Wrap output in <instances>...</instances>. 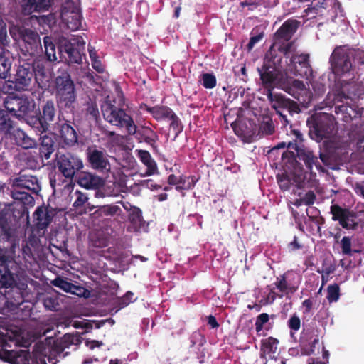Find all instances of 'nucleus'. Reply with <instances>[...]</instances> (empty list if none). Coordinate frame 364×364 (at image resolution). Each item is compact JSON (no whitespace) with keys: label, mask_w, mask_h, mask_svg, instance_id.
<instances>
[{"label":"nucleus","mask_w":364,"mask_h":364,"mask_svg":"<svg viewBox=\"0 0 364 364\" xmlns=\"http://www.w3.org/2000/svg\"><path fill=\"white\" fill-rule=\"evenodd\" d=\"M329 62L332 73L339 77H352L343 80L341 93L346 99H351L358 94V85L354 80V71L357 67L364 65V51L349 48L346 46H336L332 52Z\"/></svg>","instance_id":"nucleus-1"},{"label":"nucleus","mask_w":364,"mask_h":364,"mask_svg":"<svg viewBox=\"0 0 364 364\" xmlns=\"http://www.w3.org/2000/svg\"><path fill=\"white\" fill-rule=\"evenodd\" d=\"M5 344L2 348V357L6 361L12 364H19L25 361L31 362L33 364H46V345L43 341H38L35 343L32 354H29L25 350L8 349L11 345L8 342L14 343L16 346L28 347L36 337L31 335L29 331L26 330H9L5 336Z\"/></svg>","instance_id":"nucleus-2"},{"label":"nucleus","mask_w":364,"mask_h":364,"mask_svg":"<svg viewBox=\"0 0 364 364\" xmlns=\"http://www.w3.org/2000/svg\"><path fill=\"white\" fill-rule=\"evenodd\" d=\"M282 56L276 53L273 48H270L266 53L263 64L257 68L262 85L264 89V95L267 97L269 102H272L274 107H289L293 111L299 109L296 102L286 97L281 93L273 92L276 85L279 86V81H282L281 63Z\"/></svg>","instance_id":"nucleus-3"},{"label":"nucleus","mask_w":364,"mask_h":364,"mask_svg":"<svg viewBox=\"0 0 364 364\" xmlns=\"http://www.w3.org/2000/svg\"><path fill=\"white\" fill-rule=\"evenodd\" d=\"M54 43L50 37L47 36V61L57 60L55 46L60 54L66 53V60L70 64H81L83 58H85V41L81 36H73L67 39L63 36L58 35Z\"/></svg>","instance_id":"nucleus-4"},{"label":"nucleus","mask_w":364,"mask_h":364,"mask_svg":"<svg viewBox=\"0 0 364 364\" xmlns=\"http://www.w3.org/2000/svg\"><path fill=\"white\" fill-rule=\"evenodd\" d=\"M101 112L104 119L110 124L119 128H125L127 134L135 132L136 124L132 117L111 101L105 100L101 104Z\"/></svg>","instance_id":"nucleus-5"},{"label":"nucleus","mask_w":364,"mask_h":364,"mask_svg":"<svg viewBox=\"0 0 364 364\" xmlns=\"http://www.w3.org/2000/svg\"><path fill=\"white\" fill-rule=\"evenodd\" d=\"M334 121L333 116L327 113L322 112L311 115L306 121L309 136L318 142L330 138L335 129Z\"/></svg>","instance_id":"nucleus-6"},{"label":"nucleus","mask_w":364,"mask_h":364,"mask_svg":"<svg viewBox=\"0 0 364 364\" xmlns=\"http://www.w3.org/2000/svg\"><path fill=\"white\" fill-rule=\"evenodd\" d=\"M4 104L6 110L18 119L33 118L40 114V109L36 107L33 100L23 95H8Z\"/></svg>","instance_id":"nucleus-7"},{"label":"nucleus","mask_w":364,"mask_h":364,"mask_svg":"<svg viewBox=\"0 0 364 364\" xmlns=\"http://www.w3.org/2000/svg\"><path fill=\"white\" fill-rule=\"evenodd\" d=\"M289 149H294L296 152L291 151H284L282 155V159L285 164H289L291 166H294L298 163L297 159L304 161L306 167L311 171L314 166L316 169L321 172H325L326 169L322 166L321 163L318 161V158L315 156L312 151L299 148L296 142L289 141L287 145Z\"/></svg>","instance_id":"nucleus-8"},{"label":"nucleus","mask_w":364,"mask_h":364,"mask_svg":"<svg viewBox=\"0 0 364 364\" xmlns=\"http://www.w3.org/2000/svg\"><path fill=\"white\" fill-rule=\"evenodd\" d=\"M289 149H294L296 152L291 151H284L282 155V159L285 164H289L291 166H294L298 163L297 159L304 161L306 167L311 171L314 166L316 169L321 172H325L326 169L322 166L321 163L318 161V158L315 156L312 151L299 148L296 142L289 141L287 145Z\"/></svg>","instance_id":"nucleus-9"},{"label":"nucleus","mask_w":364,"mask_h":364,"mask_svg":"<svg viewBox=\"0 0 364 364\" xmlns=\"http://www.w3.org/2000/svg\"><path fill=\"white\" fill-rule=\"evenodd\" d=\"M54 167L67 179L73 180L84 167L80 157L70 152L56 154Z\"/></svg>","instance_id":"nucleus-10"},{"label":"nucleus","mask_w":364,"mask_h":364,"mask_svg":"<svg viewBox=\"0 0 364 364\" xmlns=\"http://www.w3.org/2000/svg\"><path fill=\"white\" fill-rule=\"evenodd\" d=\"M82 338L77 335L70 333L65 334L61 338L54 340L51 336H47V348L49 349V355L47 359L49 363L55 364L53 360L57 356L64 358L68 353H63L66 348L71 346H77L81 343Z\"/></svg>","instance_id":"nucleus-11"},{"label":"nucleus","mask_w":364,"mask_h":364,"mask_svg":"<svg viewBox=\"0 0 364 364\" xmlns=\"http://www.w3.org/2000/svg\"><path fill=\"white\" fill-rule=\"evenodd\" d=\"M60 16L68 29L72 31L79 30L82 26V20L80 1H65L62 4Z\"/></svg>","instance_id":"nucleus-12"},{"label":"nucleus","mask_w":364,"mask_h":364,"mask_svg":"<svg viewBox=\"0 0 364 364\" xmlns=\"http://www.w3.org/2000/svg\"><path fill=\"white\" fill-rule=\"evenodd\" d=\"M60 74L55 77V87L57 97L66 104L71 103L75 100V85L70 74L65 70L58 68Z\"/></svg>","instance_id":"nucleus-13"},{"label":"nucleus","mask_w":364,"mask_h":364,"mask_svg":"<svg viewBox=\"0 0 364 364\" xmlns=\"http://www.w3.org/2000/svg\"><path fill=\"white\" fill-rule=\"evenodd\" d=\"M87 161L94 170L100 173L108 172L110 170V163L108 160L107 151L103 148H98L92 145L86 149Z\"/></svg>","instance_id":"nucleus-14"},{"label":"nucleus","mask_w":364,"mask_h":364,"mask_svg":"<svg viewBox=\"0 0 364 364\" xmlns=\"http://www.w3.org/2000/svg\"><path fill=\"white\" fill-rule=\"evenodd\" d=\"M332 220L338 221L341 227L346 230H355L359 225L358 213L349 208H342L333 204L330 208Z\"/></svg>","instance_id":"nucleus-15"},{"label":"nucleus","mask_w":364,"mask_h":364,"mask_svg":"<svg viewBox=\"0 0 364 364\" xmlns=\"http://www.w3.org/2000/svg\"><path fill=\"white\" fill-rule=\"evenodd\" d=\"M55 180L50 177V183L53 189V193L49 197L47 201V227L52 222L53 218L57 215H63L66 210V202L62 197L55 196Z\"/></svg>","instance_id":"nucleus-16"},{"label":"nucleus","mask_w":364,"mask_h":364,"mask_svg":"<svg viewBox=\"0 0 364 364\" xmlns=\"http://www.w3.org/2000/svg\"><path fill=\"white\" fill-rule=\"evenodd\" d=\"M300 22L296 19L289 18L285 21L274 35V43L270 48H273L278 43H285L291 40L292 36L296 32Z\"/></svg>","instance_id":"nucleus-17"},{"label":"nucleus","mask_w":364,"mask_h":364,"mask_svg":"<svg viewBox=\"0 0 364 364\" xmlns=\"http://www.w3.org/2000/svg\"><path fill=\"white\" fill-rule=\"evenodd\" d=\"M291 63L294 65L295 74L306 79L313 75V70L309 63V54L293 55Z\"/></svg>","instance_id":"nucleus-18"},{"label":"nucleus","mask_w":364,"mask_h":364,"mask_svg":"<svg viewBox=\"0 0 364 364\" xmlns=\"http://www.w3.org/2000/svg\"><path fill=\"white\" fill-rule=\"evenodd\" d=\"M277 183L282 191H289L291 187L294 186L298 188H301L304 183V178L300 174L296 173H282L277 174Z\"/></svg>","instance_id":"nucleus-19"},{"label":"nucleus","mask_w":364,"mask_h":364,"mask_svg":"<svg viewBox=\"0 0 364 364\" xmlns=\"http://www.w3.org/2000/svg\"><path fill=\"white\" fill-rule=\"evenodd\" d=\"M129 135H135V138L138 142H145L154 150H157L156 141L159 140L158 134L151 127L148 126H142L141 129H137L136 125L135 132L128 134Z\"/></svg>","instance_id":"nucleus-20"},{"label":"nucleus","mask_w":364,"mask_h":364,"mask_svg":"<svg viewBox=\"0 0 364 364\" xmlns=\"http://www.w3.org/2000/svg\"><path fill=\"white\" fill-rule=\"evenodd\" d=\"M335 113L345 122H350L353 119L362 116L363 109H360L355 105L343 104L336 106Z\"/></svg>","instance_id":"nucleus-21"},{"label":"nucleus","mask_w":364,"mask_h":364,"mask_svg":"<svg viewBox=\"0 0 364 364\" xmlns=\"http://www.w3.org/2000/svg\"><path fill=\"white\" fill-rule=\"evenodd\" d=\"M35 90L33 95L39 100L43 101L46 91V69L43 64L37 63L34 68Z\"/></svg>","instance_id":"nucleus-22"},{"label":"nucleus","mask_w":364,"mask_h":364,"mask_svg":"<svg viewBox=\"0 0 364 364\" xmlns=\"http://www.w3.org/2000/svg\"><path fill=\"white\" fill-rule=\"evenodd\" d=\"M279 87L296 99H299L300 93L306 90L303 81L291 77H287L285 80L279 81Z\"/></svg>","instance_id":"nucleus-23"},{"label":"nucleus","mask_w":364,"mask_h":364,"mask_svg":"<svg viewBox=\"0 0 364 364\" xmlns=\"http://www.w3.org/2000/svg\"><path fill=\"white\" fill-rule=\"evenodd\" d=\"M78 184L86 189H96L102 186L103 179L89 172H81L78 176Z\"/></svg>","instance_id":"nucleus-24"},{"label":"nucleus","mask_w":364,"mask_h":364,"mask_svg":"<svg viewBox=\"0 0 364 364\" xmlns=\"http://www.w3.org/2000/svg\"><path fill=\"white\" fill-rule=\"evenodd\" d=\"M32 73L25 68H20L16 73L14 81L9 80V83H11L10 87H14L16 90H26L31 82Z\"/></svg>","instance_id":"nucleus-25"},{"label":"nucleus","mask_w":364,"mask_h":364,"mask_svg":"<svg viewBox=\"0 0 364 364\" xmlns=\"http://www.w3.org/2000/svg\"><path fill=\"white\" fill-rule=\"evenodd\" d=\"M59 135L65 145L72 146L77 143V134L73 127L67 123L58 125Z\"/></svg>","instance_id":"nucleus-26"},{"label":"nucleus","mask_w":364,"mask_h":364,"mask_svg":"<svg viewBox=\"0 0 364 364\" xmlns=\"http://www.w3.org/2000/svg\"><path fill=\"white\" fill-rule=\"evenodd\" d=\"M122 210L119 206L116 205H105L98 206L97 210L92 213L94 219L101 220L105 217H112L115 215H119Z\"/></svg>","instance_id":"nucleus-27"},{"label":"nucleus","mask_w":364,"mask_h":364,"mask_svg":"<svg viewBox=\"0 0 364 364\" xmlns=\"http://www.w3.org/2000/svg\"><path fill=\"white\" fill-rule=\"evenodd\" d=\"M136 155L140 161L146 166V176H152L157 172V165L152 159L150 153L146 150H136Z\"/></svg>","instance_id":"nucleus-28"},{"label":"nucleus","mask_w":364,"mask_h":364,"mask_svg":"<svg viewBox=\"0 0 364 364\" xmlns=\"http://www.w3.org/2000/svg\"><path fill=\"white\" fill-rule=\"evenodd\" d=\"M4 46L0 45V78L6 79L8 77L11 67L9 53L6 51Z\"/></svg>","instance_id":"nucleus-29"},{"label":"nucleus","mask_w":364,"mask_h":364,"mask_svg":"<svg viewBox=\"0 0 364 364\" xmlns=\"http://www.w3.org/2000/svg\"><path fill=\"white\" fill-rule=\"evenodd\" d=\"M152 117L156 121H161L169 119L174 113L173 109L166 105H157L153 107L151 110Z\"/></svg>","instance_id":"nucleus-30"},{"label":"nucleus","mask_w":364,"mask_h":364,"mask_svg":"<svg viewBox=\"0 0 364 364\" xmlns=\"http://www.w3.org/2000/svg\"><path fill=\"white\" fill-rule=\"evenodd\" d=\"M46 9V0H23L22 9L24 14L28 15L34 11H41Z\"/></svg>","instance_id":"nucleus-31"},{"label":"nucleus","mask_w":364,"mask_h":364,"mask_svg":"<svg viewBox=\"0 0 364 364\" xmlns=\"http://www.w3.org/2000/svg\"><path fill=\"white\" fill-rule=\"evenodd\" d=\"M9 259L4 255L0 254V277H5L6 281L3 282L2 284L6 288L10 287L13 285L14 280L11 276L8 269Z\"/></svg>","instance_id":"nucleus-32"},{"label":"nucleus","mask_w":364,"mask_h":364,"mask_svg":"<svg viewBox=\"0 0 364 364\" xmlns=\"http://www.w3.org/2000/svg\"><path fill=\"white\" fill-rule=\"evenodd\" d=\"M14 136L17 145L23 149L32 148L35 144L34 141L21 129L16 131Z\"/></svg>","instance_id":"nucleus-33"},{"label":"nucleus","mask_w":364,"mask_h":364,"mask_svg":"<svg viewBox=\"0 0 364 364\" xmlns=\"http://www.w3.org/2000/svg\"><path fill=\"white\" fill-rule=\"evenodd\" d=\"M33 220L36 228L43 230V234L46 230V207L39 206L33 213Z\"/></svg>","instance_id":"nucleus-34"},{"label":"nucleus","mask_w":364,"mask_h":364,"mask_svg":"<svg viewBox=\"0 0 364 364\" xmlns=\"http://www.w3.org/2000/svg\"><path fill=\"white\" fill-rule=\"evenodd\" d=\"M178 186L176 187V189L178 191L182 190H191L194 188L196 186L198 178L194 176H180L178 177Z\"/></svg>","instance_id":"nucleus-35"},{"label":"nucleus","mask_w":364,"mask_h":364,"mask_svg":"<svg viewBox=\"0 0 364 364\" xmlns=\"http://www.w3.org/2000/svg\"><path fill=\"white\" fill-rule=\"evenodd\" d=\"M274 284L280 292L284 294L294 293L297 289V287L293 286L287 282L285 274L281 275L280 278L277 277Z\"/></svg>","instance_id":"nucleus-36"},{"label":"nucleus","mask_w":364,"mask_h":364,"mask_svg":"<svg viewBox=\"0 0 364 364\" xmlns=\"http://www.w3.org/2000/svg\"><path fill=\"white\" fill-rule=\"evenodd\" d=\"M108 238L101 232L93 233L90 235V245L93 247L103 248L108 246Z\"/></svg>","instance_id":"nucleus-37"},{"label":"nucleus","mask_w":364,"mask_h":364,"mask_svg":"<svg viewBox=\"0 0 364 364\" xmlns=\"http://www.w3.org/2000/svg\"><path fill=\"white\" fill-rule=\"evenodd\" d=\"M277 344L278 340L273 337L264 339L261 343V351L264 354H274L277 351Z\"/></svg>","instance_id":"nucleus-38"},{"label":"nucleus","mask_w":364,"mask_h":364,"mask_svg":"<svg viewBox=\"0 0 364 364\" xmlns=\"http://www.w3.org/2000/svg\"><path fill=\"white\" fill-rule=\"evenodd\" d=\"M134 293L129 291L126 292V294L122 297L117 298L114 303V308L117 309L116 311L127 306L129 304L135 301L136 299L134 298Z\"/></svg>","instance_id":"nucleus-39"},{"label":"nucleus","mask_w":364,"mask_h":364,"mask_svg":"<svg viewBox=\"0 0 364 364\" xmlns=\"http://www.w3.org/2000/svg\"><path fill=\"white\" fill-rule=\"evenodd\" d=\"M270 104H271L272 109H275L277 114H279V117L282 119L284 124H289V121L287 119V114L285 112H287L290 115H293L294 114L299 113L301 111L297 102H296V105H297V108L299 109H296L295 111L291 110L287 106V107H274L272 102H270Z\"/></svg>","instance_id":"nucleus-40"},{"label":"nucleus","mask_w":364,"mask_h":364,"mask_svg":"<svg viewBox=\"0 0 364 364\" xmlns=\"http://www.w3.org/2000/svg\"><path fill=\"white\" fill-rule=\"evenodd\" d=\"M270 104H271L272 109H275L277 114H279V117L282 119L284 124H289V121L287 119V114L285 112H287L290 115H293L294 114L299 113L301 111L297 102H296V105H297V108L299 109H296L295 111L291 110L287 106V107H274L272 102H270Z\"/></svg>","instance_id":"nucleus-41"},{"label":"nucleus","mask_w":364,"mask_h":364,"mask_svg":"<svg viewBox=\"0 0 364 364\" xmlns=\"http://www.w3.org/2000/svg\"><path fill=\"white\" fill-rule=\"evenodd\" d=\"M270 318L274 319L276 318V315L272 314L269 316L267 313H262L257 316L255 325V331L257 333L262 331L264 326L269 322Z\"/></svg>","instance_id":"nucleus-42"},{"label":"nucleus","mask_w":364,"mask_h":364,"mask_svg":"<svg viewBox=\"0 0 364 364\" xmlns=\"http://www.w3.org/2000/svg\"><path fill=\"white\" fill-rule=\"evenodd\" d=\"M53 291V288L47 283V309L57 311L60 307L58 300L51 296Z\"/></svg>","instance_id":"nucleus-43"},{"label":"nucleus","mask_w":364,"mask_h":364,"mask_svg":"<svg viewBox=\"0 0 364 364\" xmlns=\"http://www.w3.org/2000/svg\"><path fill=\"white\" fill-rule=\"evenodd\" d=\"M21 37L25 43L30 45L37 46L39 42V38L38 34L31 31L26 29L21 32Z\"/></svg>","instance_id":"nucleus-44"},{"label":"nucleus","mask_w":364,"mask_h":364,"mask_svg":"<svg viewBox=\"0 0 364 364\" xmlns=\"http://www.w3.org/2000/svg\"><path fill=\"white\" fill-rule=\"evenodd\" d=\"M351 238L349 236H344L341 241V247L343 255L352 256L353 253L359 252L358 250H352Z\"/></svg>","instance_id":"nucleus-45"},{"label":"nucleus","mask_w":364,"mask_h":364,"mask_svg":"<svg viewBox=\"0 0 364 364\" xmlns=\"http://www.w3.org/2000/svg\"><path fill=\"white\" fill-rule=\"evenodd\" d=\"M74 196H75V200L73 203V206L76 210L83 208L89 199L86 193L78 190L75 191Z\"/></svg>","instance_id":"nucleus-46"},{"label":"nucleus","mask_w":364,"mask_h":364,"mask_svg":"<svg viewBox=\"0 0 364 364\" xmlns=\"http://www.w3.org/2000/svg\"><path fill=\"white\" fill-rule=\"evenodd\" d=\"M12 128V121L5 110L0 111V129L8 132Z\"/></svg>","instance_id":"nucleus-47"},{"label":"nucleus","mask_w":364,"mask_h":364,"mask_svg":"<svg viewBox=\"0 0 364 364\" xmlns=\"http://www.w3.org/2000/svg\"><path fill=\"white\" fill-rule=\"evenodd\" d=\"M51 284L53 286L62 289L65 292L69 293L70 291L72 284L71 282H68L67 279H65L61 277H56L55 279L51 280L50 282Z\"/></svg>","instance_id":"nucleus-48"},{"label":"nucleus","mask_w":364,"mask_h":364,"mask_svg":"<svg viewBox=\"0 0 364 364\" xmlns=\"http://www.w3.org/2000/svg\"><path fill=\"white\" fill-rule=\"evenodd\" d=\"M294 42L293 41H285V43H278L274 47L276 53L277 51L282 53L284 56L287 57L292 50Z\"/></svg>","instance_id":"nucleus-49"},{"label":"nucleus","mask_w":364,"mask_h":364,"mask_svg":"<svg viewBox=\"0 0 364 364\" xmlns=\"http://www.w3.org/2000/svg\"><path fill=\"white\" fill-rule=\"evenodd\" d=\"M171 120L170 127L175 132V138L183 131V127L179 117L174 112L168 119Z\"/></svg>","instance_id":"nucleus-50"},{"label":"nucleus","mask_w":364,"mask_h":364,"mask_svg":"<svg viewBox=\"0 0 364 364\" xmlns=\"http://www.w3.org/2000/svg\"><path fill=\"white\" fill-rule=\"evenodd\" d=\"M202 85L206 89H213L216 86L217 80L215 76L212 73L202 74Z\"/></svg>","instance_id":"nucleus-51"},{"label":"nucleus","mask_w":364,"mask_h":364,"mask_svg":"<svg viewBox=\"0 0 364 364\" xmlns=\"http://www.w3.org/2000/svg\"><path fill=\"white\" fill-rule=\"evenodd\" d=\"M327 299L329 302L337 301L340 296V289L338 284L329 285L327 288Z\"/></svg>","instance_id":"nucleus-52"},{"label":"nucleus","mask_w":364,"mask_h":364,"mask_svg":"<svg viewBox=\"0 0 364 364\" xmlns=\"http://www.w3.org/2000/svg\"><path fill=\"white\" fill-rule=\"evenodd\" d=\"M86 112L87 115H90L93 119L97 121L100 118V112L96 102H89L87 104Z\"/></svg>","instance_id":"nucleus-53"},{"label":"nucleus","mask_w":364,"mask_h":364,"mask_svg":"<svg viewBox=\"0 0 364 364\" xmlns=\"http://www.w3.org/2000/svg\"><path fill=\"white\" fill-rule=\"evenodd\" d=\"M57 21V13L50 12L47 15V26H48L50 30L53 31L55 33H58L60 30L58 26L56 25Z\"/></svg>","instance_id":"nucleus-54"},{"label":"nucleus","mask_w":364,"mask_h":364,"mask_svg":"<svg viewBox=\"0 0 364 364\" xmlns=\"http://www.w3.org/2000/svg\"><path fill=\"white\" fill-rule=\"evenodd\" d=\"M69 293L76 295L77 296L87 297L89 295V291L80 285H75L72 284L70 291Z\"/></svg>","instance_id":"nucleus-55"},{"label":"nucleus","mask_w":364,"mask_h":364,"mask_svg":"<svg viewBox=\"0 0 364 364\" xmlns=\"http://www.w3.org/2000/svg\"><path fill=\"white\" fill-rule=\"evenodd\" d=\"M9 43L6 25L3 19L0 17V45L6 46Z\"/></svg>","instance_id":"nucleus-56"},{"label":"nucleus","mask_w":364,"mask_h":364,"mask_svg":"<svg viewBox=\"0 0 364 364\" xmlns=\"http://www.w3.org/2000/svg\"><path fill=\"white\" fill-rule=\"evenodd\" d=\"M142 219L141 210L137 208L134 207L132 213L129 215V220L132 223H139Z\"/></svg>","instance_id":"nucleus-57"},{"label":"nucleus","mask_w":364,"mask_h":364,"mask_svg":"<svg viewBox=\"0 0 364 364\" xmlns=\"http://www.w3.org/2000/svg\"><path fill=\"white\" fill-rule=\"evenodd\" d=\"M288 326L291 331H297L301 327V320L299 317L294 314L288 321Z\"/></svg>","instance_id":"nucleus-58"},{"label":"nucleus","mask_w":364,"mask_h":364,"mask_svg":"<svg viewBox=\"0 0 364 364\" xmlns=\"http://www.w3.org/2000/svg\"><path fill=\"white\" fill-rule=\"evenodd\" d=\"M263 37H264L263 32H260L259 33H256L254 36H252L250 38L249 43L247 45V50L249 51H250L254 48L255 44L257 43H258L259 41H260L263 38Z\"/></svg>","instance_id":"nucleus-59"},{"label":"nucleus","mask_w":364,"mask_h":364,"mask_svg":"<svg viewBox=\"0 0 364 364\" xmlns=\"http://www.w3.org/2000/svg\"><path fill=\"white\" fill-rule=\"evenodd\" d=\"M17 186L25 188L28 190H33L34 191H37V188L35 187V184L33 181L23 179L22 178H20L17 181Z\"/></svg>","instance_id":"nucleus-60"},{"label":"nucleus","mask_w":364,"mask_h":364,"mask_svg":"<svg viewBox=\"0 0 364 364\" xmlns=\"http://www.w3.org/2000/svg\"><path fill=\"white\" fill-rule=\"evenodd\" d=\"M260 5L259 0H240V6L245 8V6L249 7V10L252 11Z\"/></svg>","instance_id":"nucleus-61"},{"label":"nucleus","mask_w":364,"mask_h":364,"mask_svg":"<svg viewBox=\"0 0 364 364\" xmlns=\"http://www.w3.org/2000/svg\"><path fill=\"white\" fill-rule=\"evenodd\" d=\"M319 156H320V159L324 166H326L328 168H330L331 169H333V163H332L333 160H332L331 156L329 155V154L321 152Z\"/></svg>","instance_id":"nucleus-62"},{"label":"nucleus","mask_w":364,"mask_h":364,"mask_svg":"<svg viewBox=\"0 0 364 364\" xmlns=\"http://www.w3.org/2000/svg\"><path fill=\"white\" fill-rule=\"evenodd\" d=\"M312 88L316 95H322L326 92V86L323 83L314 81L311 83Z\"/></svg>","instance_id":"nucleus-63"},{"label":"nucleus","mask_w":364,"mask_h":364,"mask_svg":"<svg viewBox=\"0 0 364 364\" xmlns=\"http://www.w3.org/2000/svg\"><path fill=\"white\" fill-rule=\"evenodd\" d=\"M304 204L306 205H311L314 203L316 200V195L312 191H309L305 196L302 198Z\"/></svg>","instance_id":"nucleus-64"}]
</instances>
